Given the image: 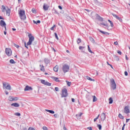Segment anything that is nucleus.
Instances as JSON below:
<instances>
[{
  "instance_id": "nucleus-36",
  "label": "nucleus",
  "mask_w": 130,
  "mask_h": 130,
  "mask_svg": "<svg viewBox=\"0 0 130 130\" xmlns=\"http://www.w3.org/2000/svg\"><path fill=\"white\" fill-rule=\"evenodd\" d=\"M66 82H67V84L68 87H70L71 85L72 84V82H69V81H66Z\"/></svg>"
},
{
  "instance_id": "nucleus-12",
  "label": "nucleus",
  "mask_w": 130,
  "mask_h": 130,
  "mask_svg": "<svg viewBox=\"0 0 130 130\" xmlns=\"http://www.w3.org/2000/svg\"><path fill=\"white\" fill-rule=\"evenodd\" d=\"M113 17H114V18H116V19H117L120 22H122V19H121V18L118 17L116 14H112Z\"/></svg>"
},
{
  "instance_id": "nucleus-61",
  "label": "nucleus",
  "mask_w": 130,
  "mask_h": 130,
  "mask_svg": "<svg viewBox=\"0 0 130 130\" xmlns=\"http://www.w3.org/2000/svg\"><path fill=\"white\" fill-rule=\"evenodd\" d=\"M128 121H129V119H126V122H128Z\"/></svg>"
},
{
  "instance_id": "nucleus-15",
  "label": "nucleus",
  "mask_w": 130,
  "mask_h": 130,
  "mask_svg": "<svg viewBox=\"0 0 130 130\" xmlns=\"http://www.w3.org/2000/svg\"><path fill=\"white\" fill-rule=\"evenodd\" d=\"M89 38L92 43H93V44H97V43L95 42V40H94L93 38H92L91 37H89Z\"/></svg>"
},
{
  "instance_id": "nucleus-37",
  "label": "nucleus",
  "mask_w": 130,
  "mask_h": 130,
  "mask_svg": "<svg viewBox=\"0 0 130 130\" xmlns=\"http://www.w3.org/2000/svg\"><path fill=\"white\" fill-rule=\"evenodd\" d=\"M10 62L11 63H16V61H15L14 59H10Z\"/></svg>"
},
{
  "instance_id": "nucleus-32",
  "label": "nucleus",
  "mask_w": 130,
  "mask_h": 130,
  "mask_svg": "<svg viewBox=\"0 0 130 130\" xmlns=\"http://www.w3.org/2000/svg\"><path fill=\"white\" fill-rule=\"evenodd\" d=\"M114 57L115 58V60H116L117 61H118V60H119V57H118V56L115 55Z\"/></svg>"
},
{
  "instance_id": "nucleus-60",
  "label": "nucleus",
  "mask_w": 130,
  "mask_h": 130,
  "mask_svg": "<svg viewBox=\"0 0 130 130\" xmlns=\"http://www.w3.org/2000/svg\"><path fill=\"white\" fill-rule=\"evenodd\" d=\"M58 8H59L60 10H62V7H61V6H58Z\"/></svg>"
},
{
  "instance_id": "nucleus-18",
  "label": "nucleus",
  "mask_w": 130,
  "mask_h": 130,
  "mask_svg": "<svg viewBox=\"0 0 130 130\" xmlns=\"http://www.w3.org/2000/svg\"><path fill=\"white\" fill-rule=\"evenodd\" d=\"M49 8V6H48V5H47L46 4H44L43 9H44V11H47V10H48Z\"/></svg>"
},
{
  "instance_id": "nucleus-30",
  "label": "nucleus",
  "mask_w": 130,
  "mask_h": 130,
  "mask_svg": "<svg viewBox=\"0 0 130 130\" xmlns=\"http://www.w3.org/2000/svg\"><path fill=\"white\" fill-rule=\"evenodd\" d=\"M86 79H87V80H89V81H92L93 82H95V80L92 79V78H91L89 76H86Z\"/></svg>"
},
{
  "instance_id": "nucleus-29",
  "label": "nucleus",
  "mask_w": 130,
  "mask_h": 130,
  "mask_svg": "<svg viewBox=\"0 0 130 130\" xmlns=\"http://www.w3.org/2000/svg\"><path fill=\"white\" fill-rule=\"evenodd\" d=\"M33 23L34 24H36L37 25V24H40L41 21L40 20H37V21L35 20H33Z\"/></svg>"
},
{
  "instance_id": "nucleus-50",
  "label": "nucleus",
  "mask_w": 130,
  "mask_h": 130,
  "mask_svg": "<svg viewBox=\"0 0 130 130\" xmlns=\"http://www.w3.org/2000/svg\"><path fill=\"white\" fill-rule=\"evenodd\" d=\"M114 44L115 45H118V42H117V41H116L114 43Z\"/></svg>"
},
{
  "instance_id": "nucleus-51",
  "label": "nucleus",
  "mask_w": 130,
  "mask_h": 130,
  "mask_svg": "<svg viewBox=\"0 0 130 130\" xmlns=\"http://www.w3.org/2000/svg\"><path fill=\"white\" fill-rule=\"evenodd\" d=\"M28 130H35V129L33 127H29Z\"/></svg>"
},
{
  "instance_id": "nucleus-54",
  "label": "nucleus",
  "mask_w": 130,
  "mask_h": 130,
  "mask_svg": "<svg viewBox=\"0 0 130 130\" xmlns=\"http://www.w3.org/2000/svg\"><path fill=\"white\" fill-rule=\"evenodd\" d=\"M110 23L111 26L113 27V23L112 22V21Z\"/></svg>"
},
{
  "instance_id": "nucleus-35",
  "label": "nucleus",
  "mask_w": 130,
  "mask_h": 130,
  "mask_svg": "<svg viewBox=\"0 0 130 130\" xmlns=\"http://www.w3.org/2000/svg\"><path fill=\"white\" fill-rule=\"evenodd\" d=\"M53 80H55L56 82H59V80L58 79V78L57 77H53Z\"/></svg>"
},
{
  "instance_id": "nucleus-22",
  "label": "nucleus",
  "mask_w": 130,
  "mask_h": 130,
  "mask_svg": "<svg viewBox=\"0 0 130 130\" xmlns=\"http://www.w3.org/2000/svg\"><path fill=\"white\" fill-rule=\"evenodd\" d=\"M40 67L41 68L40 70L42 71V72H45V69H44V66H43V65L40 64Z\"/></svg>"
},
{
  "instance_id": "nucleus-46",
  "label": "nucleus",
  "mask_w": 130,
  "mask_h": 130,
  "mask_svg": "<svg viewBox=\"0 0 130 130\" xmlns=\"http://www.w3.org/2000/svg\"><path fill=\"white\" fill-rule=\"evenodd\" d=\"M86 98L88 99V100H90V96H89V94H86Z\"/></svg>"
},
{
  "instance_id": "nucleus-16",
  "label": "nucleus",
  "mask_w": 130,
  "mask_h": 130,
  "mask_svg": "<svg viewBox=\"0 0 130 130\" xmlns=\"http://www.w3.org/2000/svg\"><path fill=\"white\" fill-rule=\"evenodd\" d=\"M29 90H32V87L26 85L24 88V91H29Z\"/></svg>"
},
{
  "instance_id": "nucleus-63",
  "label": "nucleus",
  "mask_w": 130,
  "mask_h": 130,
  "mask_svg": "<svg viewBox=\"0 0 130 130\" xmlns=\"http://www.w3.org/2000/svg\"><path fill=\"white\" fill-rule=\"evenodd\" d=\"M72 102H75L74 99L72 98Z\"/></svg>"
},
{
  "instance_id": "nucleus-42",
  "label": "nucleus",
  "mask_w": 130,
  "mask_h": 130,
  "mask_svg": "<svg viewBox=\"0 0 130 130\" xmlns=\"http://www.w3.org/2000/svg\"><path fill=\"white\" fill-rule=\"evenodd\" d=\"M54 117H55V118H58V117H59V116H58V114H54Z\"/></svg>"
},
{
  "instance_id": "nucleus-59",
  "label": "nucleus",
  "mask_w": 130,
  "mask_h": 130,
  "mask_svg": "<svg viewBox=\"0 0 130 130\" xmlns=\"http://www.w3.org/2000/svg\"><path fill=\"white\" fill-rule=\"evenodd\" d=\"M124 126H125V124H124L122 127V130H124Z\"/></svg>"
},
{
  "instance_id": "nucleus-33",
  "label": "nucleus",
  "mask_w": 130,
  "mask_h": 130,
  "mask_svg": "<svg viewBox=\"0 0 130 130\" xmlns=\"http://www.w3.org/2000/svg\"><path fill=\"white\" fill-rule=\"evenodd\" d=\"M88 46V50L89 51V52H90V53H94L92 50H91V49H90V46L89 45L87 46Z\"/></svg>"
},
{
  "instance_id": "nucleus-7",
  "label": "nucleus",
  "mask_w": 130,
  "mask_h": 130,
  "mask_svg": "<svg viewBox=\"0 0 130 130\" xmlns=\"http://www.w3.org/2000/svg\"><path fill=\"white\" fill-rule=\"evenodd\" d=\"M41 83L44 85H45V86H51V83L45 81V80H41Z\"/></svg>"
},
{
  "instance_id": "nucleus-19",
  "label": "nucleus",
  "mask_w": 130,
  "mask_h": 130,
  "mask_svg": "<svg viewBox=\"0 0 130 130\" xmlns=\"http://www.w3.org/2000/svg\"><path fill=\"white\" fill-rule=\"evenodd\" d=\"M11 106H13L14 107H20V105L18 103H13L11 104Z\"/></svg>"
},
{
  "instance_id": "nucleus-48",
  "label": "nucleus",
  "mask_w": 130,
  "mask_h": 130,
  "mask_svg": "<svg viewBox=\"0 0 130 130\" xmlns=\"http://www.w3.org/2000/svg\"><path fill=\"white\" fill-rule=\"evenodd\" d=\"M14 46L15 47H16V48H19V47H20V46H19V45H18L16 44H14Z\"/></svg>"
},
{
  "instance_id": "nucleus-31",
  "label": "nucleus",
  "mask_w": 130,
  "mask_h": 130,
  "mask_svg": "<svg viewBox=\"0 0 130 130\" xmlns=\"http://www.w3.org/2000/svg\"><path fill=\"white\" fill-rule=\"evenodd\" d=\"M92 98H93V100H92L93 102H96V101H97V98H96V96L93 95Z\"/></svg>"
},
{
  "instance_id": "nucleus-38",
  "label": "nucleus",
  "mask_w": 130,
  "mask_h": 130,
  "mask_svg": "<svg viewBox=\"0 0 130 130\" xmlns=\"http://www.w3.org/2000/svg\"><path fill=\"white\" fill-rule=\"evenodd\" d=\"M81 39H78V40H77V44H79L80 43H81Z\"/></svg>"
},
{
  "instance_id": "nucleus-44",
  "label": "nucleus",
  "mask_w": 130,
  "mask_h": 130,
  "mask_svg": "<svg viewBox=\"0 0 130 130\" xmlns=\"http://www.w3.org/2000/svg\"><path fill=\"white\" fill-rule=\"evenodd\" d=\"M55 38H56L57 40H58V37L57 36V34L56 32L54 33Z\"/></svg>"
},
{
  "instance_id": "nucleus-4",
  "label": "nucleus",
  "mask_w": 130,
  "mask_h": 130,
  "mask_svg": "<svg viewBox=\"0 0 130 130\" xmlns=\"http://www.w3.org/2000/svg\"><path fill=\"white\" fill-rule=\"evenodd\" d=\"M110 82H111V88L113 90H115L116 89V83H115V81H114V79H110Z\"/></svg>"
},
{
  "instance_id": "nucleus-49",
  "label": "nucleus",
  "mask_w": 130,
  "mask_h": 130,
  "mask_svg": "<svg viewBox=\"0 0 130 130\" xmlns=\"http://www.w3.org/2000/svg\"><path fill=\"white\" fill-rule=\"evenodd\" d=\"M101 25H103L104 26H108L107 23H104L103 22L101 23Z\"/></svg>"
},
{
  "instance_id": "nucleus-21",
  "label": "nucleus",
  "mask_w": 130,
  "mask_h": 130,
  "mask_svg": "<svg viewBox=\"0 0 130 130\" xmlns=\"http://www.w3.org/2000/svg\"><path fill=\"white\" fill-rule=\"evenodd\" d=\"M45 111H47V112H49V113H51V114H54L55 113L54 111L53 110L46 109Z\"/></svg>"
},
{
  "instance_id": "nucleus-41",
  "label": "nucleus",
  "mask_w": 130,
  "mask_h": 130,
  "mask_svg": "<svg viewBox=\"0 0 130 130\" xmlns=\"http://www.w3.org/2000/svg\"><path fill=\"white\" fill-rule=\"evenodd\" d=\"M31 12H32L34 14H36V10L34 8L32 9Z\"/></svg>"
},
{
  "instance_id": "nucleus-1",
  "label": "nucleus",
  "mask_w": 130,
  "mask_h": 130,
  "mask_svg": "<svg viewBox=\"0 0 130 130\" xmlns=\"http://www.w3.org/2000/svg\"><path fill=\"white\" fill-rule=\"evenodd\" d=\"M28 36L29 38V41L27 43V45H31V44H32L33 45H36V44H37V42H35L34 43H32V42H33L35 39L34 37L32 36V35L31 34H29Z\"/></svg>"
},
{
  "instance_id": "nucleus-20",
  "label": "nucleus",
  "mask_w": 130,
  "mask_h": 130,
  "mask_svg": "<svg viewBox=\"0 0 130 130\" xmlns=\"http://www.w3.org/2000/svg\"><path fill=\"white\" fill-rule=\"evenodd\" d=\"M98 30L101 32V33H102V34H104L105 35H109V33L106 32V31H103L99 29H98Z\"/></svg>"
},
{
  "instance_id": "nucleus-13",
  "label": "nucleus",
  "mask_w": 130,
  "mask_h": 130,
  "mask_svg": "<svg viewBox=\"0 0 130 130\" xmlns=\"http://www.w3.org/2000/svg\"><path fill=\"white\" fill-rule=\"evenodd\" d=\"M101 118L102 121H104L105 120V119L106 118V115H105V113H103L101 114Z\"/></svg>"
},
{
  "instance_id": "nucleus-14",
  "label": "nucleus",
  "mask_w": 130,
  "mask_h": 130,
  "mask_svg": "<svg viewBox=\"0 0 130 130\" xmlns=\"http://www.w3.org/2000/svg\"><path fill=\"white\" fill-rule=\"evenodd\" d=\"M95 17H96V19H98V20H99V21H101L102 22V21H103V18H102V17H101V16H99V15L96 14Z\"/></svg>"
},
{
  "instance_id": "nucleus-57",
  "label": "nucleus",
  "mask_w": 130,
  "mask_h": 130,
  "mask_svg": "<svg viewBox=\"0 0 130 130\" xmlns=\"http://www.w3.org/2000/svg\"><path fill=\"white\" fill-rule=\"evenodd\" d=\"M55 91H56L57 92L58 91V87H55Z\"/></svg>"
},
{
  "instance_id": "nucleus-10",
  "label": "nucleus",
  "mask_w": 130,
  "mask_h": 130,
  "mask_svg": "<svg viewBox=\"0 0 130 130\" xmlns=\"http://www.w3.org/2000/svg\"><path fill=\"white\" fill-rule=\"evenodd\" d=\"M9 101H17V100H18V98H15L12 96H10L9 97Z\"/></svg>"
},
{
  "instance_id": "nucleus-8",
  "label": "nucleus",
  "mask_w": 130,
  "mask_h": 130,
  "mask_svg": "<svg viewBox=\"0 0 130 130\" xmlns=\"http://www.w3.org/2000/svg\"><path fill=\"white\" fill-rule=\"evenodd\" d=\"M5 51L8 56H11V55H12V50H11V49L6 48Z\"/></svg>"
},
{
  "instance_id": "nucleus-52",
  "label": "nucleus",
  "mask_w": 130,
  "mask_h": 130,
  "mask_svg": "<svg viewBox=\"0 0 130 130\" xmlns=\"http://www.w3.org/2000/svg\"><path fill=\"white\" fill-rule=\"evenodd\" d=\"M124 75H125V76H127L128 75L127 71L124 72Z\"/></svg>"
},
{
  "instance_id": "nucleus-58",
  "label": "nucleus",
  "mask_w": 130,
  "mask_h": 130,
  "mask_svg": "<svg viewBox=\"0 0 130 130\" xmlns=\"http://www.w3.org/2000/svg\"><path fill=\"white\" fill-rule=\"evenodd\" d=\"M125 59L126 60H128V57H127V55H125Z\"/></svg>"
},
{
  "instance_id": "nucleus-40",
  "label": "nucleus",
  "mask_w": 130,
  "mask_h": 130,
  "mask_svg": "<svg viewBox=\"0 0 130 130\" xmlns=\"http://www.w3.org/2000/svg\"><path fill=\"white\" fill-rule=\"evenodd\" d=\"M98 127L99 128V129L100 130H101V129H102V126L101 124L98 125Z\"/></svg>"
},
{
  "instance_id": "nucleus-62",
  "label": "nucleus",
  "mask_w": 130,
  "mask_h": 130,
  "mask_svg": "<svg viewBox=\"0 0 130 130\" xmlns=\"http://www.w3.org/2000/svg\"><path fill=\"white\" fill-rule=\"evenodd\" d=\"M63 129H64V130H68V129H67V127H66V126H64V127H63Z\"/></svg>"
},
{
  "instance_id": "nucleus-6",
  "label": "nucleus",
  "mask_w": 130,
  "mask_h": 130,
  "mask_svg": "<svg viewBox=\"0 0 130 130\" xmlns=\"http://www.w3.org/2000/svg\"><path fill=\"white\" fill-rule=\"evenodd\" d=\"M68 96V89L67 88H63L62 90L61 97H67Z\"/></svg>"
},
{
  "instance_id": "nucleus-45",
  "label": "nucleus",
  "mask_w": 130,
  "mask_h": 130,
  "mask_svg": "<svg viewBox=\"0 0 130 130\" xmlns=\"http://www.w3.org/2000/svg\"><path fill=\"white\" fill-rule=\"evenodd\" d=\"M54 28H55V25H54L52 27H51L50 30L53 31V30H54Z\"/></svg>"
},
{
  "instance_id": "nucleus-56",
  "label": "nucleus",
  "mask_w": 130,
  "mask_h": 130,
  "mask_svg": "<svg viewBox=\"0 0 130 130\" xmlns=\"http://www.w3.org/2000/svg\"><path fill=\"white\" fill-rule=\"evenodd\" d=\"M117 53H118V54H119L120 55H121V51H118L117 52Z\"/></svg>"
},
{
  "instance_id": "nucleus-34",
  "label": "nucleus",
  "mask_w": 130,
  "mask_h": 130,
  "mask_svg": "<svg viewBox=\"0 0 130 130\" xmlns=\"http://www.w3.org/2000/svg\"><path fill=\"white\" fill-rule=\"evenodd\" d=\"M118 117H119V118H120L121 119H123V118H124L123 116H122V115H121V114H119Z\"/></svg>"
},
{
  "instance_id": "nucleus-5",
  "label": "nucleus",
  "mask_w": 130,
  "mask_h": 130,
  "mask_svg": "<svg viewBox=\"0 0 130 130\" xmlns=\"http://www.w3.org/2000/svg\"><path fill=\"white\" fill-rule=\"evenodd\" d=\"M3 88L6 89L7 90H12V87H11V85H10V83H3Z\"/></svg>"
},
{
  "instance_id": "nucleus-55",
  "label": "nucleus",
  "mask_w": 130,
  "mask_h": 130,
  "mask_svg": "<svg viewBox=\"0 0 130 130\" xmlns=\"http://www.w3.org/2000/svg\"><path fill=\"white\" fill-rule=\"evenodd\" d=\"M87 129H89V130H93V129H92V127H87Z\"/></svg>"
},
{
  "instance_id": "nucleus-43",
  "label": "nucleus",
  "mask_w": 130,
  "mask_h": 130,
  "mask_svg": "<svg viewBox=\"0 0 130 130\" xmlns=\"http://www.w3.org/2000/svg\"><path fill=\"white\" fill-rule=\"evenodd\" d=\"M79 50H83L84 49V48H85V47H83V46H79Z\"/></svg>"
},
{
  "instance_id": "nucleus-2",
  "label": "nucleus",
  "mask_w": 130,
  "mask_h": 130,
  "mask_svg": "<svg viewBox=\"0 0 130 130\" xmlns=\"http://www.w3.org/2000/svg\"><path fill=\"white\" fill-rule=\"evenodd\" d=\"M18 14L21 20H22V21H25V20H26V14H25V11L20 10L19 11Z\"/></svg>"
},
{
  "instance_id": "nucleus-53",
  "label": "nucleus",
  "mask_w": 130,
  "mask_h": 130,
  "mask_svg": "<svg viewBox=\"0 0 130 130\" xmlns=\"http://www.w3.org/2000/svg\"><path fill=\"white\" fill-rule=\"evenodd\" d=\"M5 93H6V95H9V92H8V91L5 90Z\"/></svg>"
},
{
  "instance_id": "nucleus-26",
  "label": "nucleus",
  "mask_w": 130,
  "mask_h": 130,
  "mask_svg": "<svg viewBox=\"0 0 130 130\" xmlns=\"http://www.w3.org/2000/svg\"><path fill=\"white\" fill-rule=\"evenodd\" d=\"M44 61H45V63H46V64H48V63L50 62V61L49 60V59L47 58H45Z\"/></svg>"
},
{
  "instance_id": "nucleus-28",
  "label": "nucleus",
  "mask_w": 130,
  "mask_h": 130,
  "mask_svg": "<svg viewBox=\"0 0 130 130\" xmlns=\"http://www.w3.org/2000/svg\"><path fill=\"white\" fill-rule=\"evenodd\" d=\"M2 8V11L4 13V12H6L7 11V10L6 9V7H5V6L3 5Z\"/></svg>"
},
{
  "instance_id": "nucleus-64",
  "label": "nucleus",
  "mask_w": 130,
  "mask_h": 130,
  "mask_svg": "<svg viewBox=\"0 0 130 130\" xmlns=\"http://www.w3.org/2000/svg\"><path fill=\"white\" fill-rule=\"evenodd\" d=\"M22 130H27V128L25 127L22 129Z\"/></svg>"
},
{
  "instance_id": "nucleus-25",
  "label": "nucleus",
  "mask_w": 130,
  "mask_h": 130,
  "mask_svg": "<svg viewBox=\"0 0 130 130\" xmlns=\"http://www.w3.org/2000/svg\"><path fill=\"white\" fill-rule=\"evenodd\" d=\"M94 3L95 5H97L98 6H102V4H101V3L98 2L97 0H94Z\"/></svg>"
},
{
  "instance_id": "nucleus-24",
  "label": "nucleus",
  "mask_w": 130,
  "mask_h": 130,
  "mask_svg": "<svg viewBox=\"0 0 130 130\" xmlns=\"http://www.w3.org/2000/svg\"><path fill=\"white\" fill-rule=\"evenodd\" d=\"M53 70L54 72H58V66L56 65L53 68Z\"/></svg>"
},
{
  "instance_id": "nucleus-23",
  "label": "nucleus",
  "mask_w": 130,
  "mask_h": 130,
  "mask_svg": "<svg viewBox=\"0 0 130 130\" xmlns=\"http://www.w3.org/2000/svg\"><path fill=\"white\" fill-rule=\"evenodd\" d=\"M6 14L7 16H10V15L11 14V9H8V10H6Z\"/></svg>"
},
{
  "instance_id": "nucleus-47",
  "label": "nucleus",
  "mask_w": 130,
  "mask_h": 130,
  "mask_svg": "<svg viewBox=\"0 0 130 130\" xmlns=\"http://www.w3.org/2000/svg\"><path fill=\"white\" fill-rule=\"evenodd\" d=\"M43 130H48V129L47 128V127L46 126H44L43 127Z\"/></svg>"
},
{
  "instance_id": "nucleus-39",
  "label": "nucleus",
  "mask_w": 130,
  "mask_h": 130,
  "mask_svg": "<svg viewBox=\"0 0 130 130\" xmlns=\"http://www.w3.org/2000/svg\"><path fill=\"white\" fill-rule=\"evenodd\" d=\"M15 115L16 116H21V114L20 113H15Z\"/></svg>"
},
{
  "instance_id": "nucleus-27",
  "label": "nucleus",
  "mask_w": 130,
  "mask_h": 130,
  "mask_svg": "<svg viewBox=\"0 0 130 130\" xmlns=\"http://www.w3.org/2000/svg\"><path fill=\"white\" fill-rule=\"evenodd\" d=\"M109 104H112V103H113V99L112 98H110L109 99Z\"/></svg>"
},
{
  "instance_id": "nucleus-3",
  "label": "nucleus",
  "mask_w": 130,
  "mask_h": 130,
  "mask_svg": "<svg viewBox=\"0 0 130 130\" xmlns=\"http://www.w3.org/2000/svg\"><path fill=\"white\" fill-rule=\"evenodd\" d=\"M62 70L64 74L68 73L70 71V66L67 64H63L62 67Z\"/></svg>"
},
{
  "instance_id": "nucleus-11",
  "label": "nucleus",
  "mask_w": 130,
  "mask_h": 130,
  "mask_svg": "<svg viewBox=\"0 0 130 130\" xmlns=\"http://www.w3.org/2000/svg\"><path fill=\"white\" fill-rule=\"evenodd\" d=\"M0 25L2 27H5V30H7V27L6 26V22L4 20H1Z\"/></svg>"
},
{
  "instance_id": "nucleus-9",
  "label": "nucleus",
  "mask_w": 130,
  "mask_h": 130,
  "mask_svg": "<svg viewBox=\"0 0 130 130\" xmlns=\"http://www.w3.org/2000/svg\"><path fill=\"white\" fill-rule=\"evenodd\" d=\"M124 112L126 114H128V113H129V107L128 106H125L124 109Z\"/></svg>"
},
{
  "instance_id": "nucleus-17",
  "label": "nucleus",
  "mask_w": 130,
  "mask_h": 130,
  "mask_svg": "<svg viewBox=\"0 0 130 130\" xmlns=\"http://www.w3.org/2000/svg\"><path fill=\"white\" fill-rule=\"evenodd\" d=\"M83 115V113H80V114H78L76 115V116L77 119H81V117Z\"/></svg>"
}]
</instances>
